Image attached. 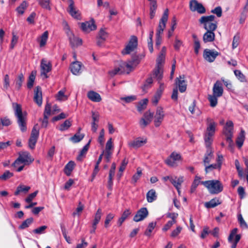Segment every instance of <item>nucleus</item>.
<instances>
[{"label": "nucleus", "mask_w": 248, "mask_h": 248, "mask_svg": "<svg viewBox=\"0 0 248 248\" xmlns=\"http://www.w3.org/2000/svg\"><path fill=\"white\" fill-rule=\"evenodd\" d=\"M13 106L15 111V114L17 119V122L20 129L22 132H24L27 130L26 114L23 113L20 105L17 103H13Z\"/></svg>", "instance_id": "nucleus-1"}, {"label": "nucleus", "mask_w": 248, "mask_h": 248, "mask_svg": "<svg viewBox=\"0 0 248 248\" xmlns=\"http://www.w3.org/2000/svg\"><path fill=\"white\" fill-rule=\"evenodd\" d=\"M215 19V16L214 15L202 16L199 19V22L203 25L205 30L215 31L217 27V23Z\"/></svg>", "instance_id": "nucleus-2"}, {"label": "nucleus", "mask_w": 248, "mask_h": 248, "mask_svg": "<svg viewBox=\"0 0 248 248\" xmlns=\"http://www.w3.org/2000/svg\"><path fill=\"white\" fill-rule=\"evenodd\" d=\"M201 184L205 186L212 194L220 193L223 190V186L218 180H213L201 182Z\"/></svg>", "instance_id": "nucleus-3"}, {"label": "nucleus", "mask_w": 248, "mask_h": 248, "mask_svg": "<svg viewBox=\"0 0 248 248\" xmlns=\"http://www.w3.org/2000/svg\"><path fill=\"white\" fill-rule=\"evenodd\" d=\"M34 161V159L31 157L30 154L27 151H21L18 153V158L13 164V166L16 167L20 164L23 163L24 165H30Z\"/></svg>", "instance_id": "nucleus-4"}, {"label": "nucleus", "mask_w": 248, "mask_h": 248, "mask_svg": "<svg viewBox=\"0 0 248 248\" xmlns=\"http://www.w3.org/2000/svg\"><path fill=\"white\" fill-rule=\"evenodd\" d=\"M233 124L232 121H227L224 127L223 132L226 137V140L228 142L230 147H232L233 144L232 140L233 135Z\"/></svg>", "instance_id": "nucleus-5"}, {"label": "nucleus", "mask_w": 248, "mask_h": 248, "mask_svg": "<svg viewBox=\"0 0 248 248\" xmlns=\"http://www.w3.org/2000/svg\"><path fill=\"white\" fill-rule=\"evenodd\" d=\"M65 32L68 37L71 46L72 47H77L82 45V40L76 36L70 31L69 27L67 25L65 28Z\"/></svg>", "instance_id": "nucleus-6"}, {"label": "nucleus", "mask_w": 248, "mask_h": 248, "mask_svg": "<svg viewBox=\"0 0 248 248\" xmlns=\"http://www.w3.org/2000/svg\"><path fill=\"white\" fill-rule=\"evenodd\" d=\"M138 46V39L135 36H131L128 44L126 46L124 49L122 53L123 55H126L130 54L131 52L133 51Z\"/></svg>", "instance_id": "nucleus-7"}, {"label": "nucleus", "mask_w": 248, "mask_h": 248, "mask_svg": "<svg viewBox=\"0 0 248 248\" xmlns=\"http://www.w3.org/2000/svg\"><path fill=\"white\" fill-rule=\"evenodd\" d=\"M169 10L166 9L163 13V15L160 20L158 27L156 31V36H161L163 33L164 29L166 27V24L168 19Z\"/></svg>", "instance_id": "nucleus-8"}, {"label": "nucleus", "mask_w": 248, "mask_h": 248, "mask_svg": "<svg viewBox=\"0 0 248 248\" xmlns=\"http://www.w3.org/2000/svg\"><path fill=\"white\" fill-rule=\"evenodd\" d=\"M181 159V156L179 154L172 152L170 155L165 160V163L170 167H175L177 166V161Z\"/></svg>", "instance_id": "nucleus-9"}, {"label": "nucleus", "mask_w": 248, "mask_h": 248, "mask_svg": "<svg viewBox=\"0 0 248 248\" xmlns=\"http://www.w3.org/2000/svg\"><path fill=\"white\" fill-rule=\"evenodd\" d=\"M219 53L213 49H205L203 53V57L206 61L212 62H213Z\"/></svg>", "instance_id": "nucleus-10"}, {"label": "nucleus", "mask_w": 248, "mask_h": 248, "mask_svg": "<svg viewBox=\"0 0 248 248\" xmlns=\"http://www.w3.org/2000/svg\"><path fill=\"white\" fill-rule=\"evenodd\" d=\"M41 75L45 78H47V73L51 71L52 69V64L50 61L45 59H43L41 62Z\"/></svg>", "instance_id": "nucleus-11"}, {"label": "nucleus", "mask_w": 248, "mask_h": 248, "mask_svg": "<svg viewBox=\"0 0 248 248\" xmlns=\"http://www.w3.org/2000/svg\"><path fill=\"white\" fill-rule=\"evenodd\" d=\"M237 231L238 229L237 228H234L229 236L228 241L232 243V248H236L237 244L241 238L240 234H236Z\"/></svg>", "instance_id": "nucleus-12"}, {"label": "nucleus", "mask_w": 248, "mask_h": 248, "mask_svg": "<svg viewBox=\"0 0 248 248\" xmlns=\"http://www.w3.org/2000/svg\"><path fill=\"white\" fill-rule=\"evenodd\" d=\"M164 112L161 107H158L154 116V124L155 127H158L161 124L164 117Z\"/></svg>", "instance_id": "nucleus-13"}, {"label": "nucleus", "mask_w": 248, "mask_h": 248, "mask_svg": "<svg viewBox=\"0 0 248 248\" xmlns=\"http://www.w3.org/2000/svg\"><path fill=\"white\" fill-rule=\"evenodd\" d=\"M148 215V211L146 207H142L138 210L133 217V220L135 222H139L143 220Z\"/></svg>", "instance_id": "nucleus-14"}, {"label": "nucleus", "mask_w": 248, "mask_h": 248, "mask_svg": "<svg viewBox=\"0 0 248 248\" xmlns=\"http://www.w3.org/2000/svg\"><path fill=\"white\" fill-rule=\"evenodd\" d=\"M185 78V76L183 75L175 79L176 84L178 86L179 90L181 93H184L186 90L187 84Z\"/></svg>", "instance_id": "nucleus-15"}, {"label": "nucleus", "mask_w": 248, "mask_h": 248, "mask_svg": "<svg viewBox=\"0 0 248 248\" xmlns=\"http://www.w3.org/2000/svg\"><path fill=\"white\" fill-rule=\"evenodd\" d=\"M82 30L86 32L96 30V26L95 24L94 20L92 19L91 20L82 23L81 25Z\"/></svg>", "instance_id": "nucleus-16"}, {"label": "nucleus", "mask_w": 248, "mask_h": 248, "mask_svg": "<svg viewBox=\"0 0 248 248\" xmlns=\"http://www.w3.org/2000/svg\"><path fill=\"white\" fill-rule=\"evenodd\" d=\"M207 122V128L206 133H208L210 135H214L216 127L217 126V123H216L212 119L208 118L206 119Z\"/></svg>", "instance_id": "nucleus-17"}, {"label": "nucleus", "mask_w": 248, "mask_h": 248, "mask_svg": "<svg viewBox=\"0 0 248 248\" xmlns=\"http://www.w3.org/2000/svg\"><path fill=\"white\" fill-rule=\"evenodd\" d=\"M223 93L222 84L220 81L217 80L213 86V94L219 97L222 95Z\"/></svg>", "instance_id": "nucleus-18"}, {"label": "nucleus", "mask_w": 248, "mask_h": 248, "mask_svg": "<svg viewBox=\"0 0 248 248\" xmlns=\"http://www.w3.org/2000/svg\"><path fill=\"white\" fill-rule=\"evenodd\" d=\"M34 92V101L39 106H41L42 104V93L41 87H36Z\"/></svg>", "instance_id": "nucleus-19"}, {"label": "nucleus", "mask_w": 248, "mask_h": 248, "mask_svg": "<svg viewBox=\"0 0 248 248\" xmlns=\"http://www.w3.org/2000/svg\"><path fill=\"white\" fill-rule=\"evenodd\" d=\"M147 142L146 139L141 140L140 138H137L128 142V146L134 148H138L141 147Z\"/></svg>", "instance_id": "nucleus-20"}, {"label": "nucleus", "mask_w": 248, "mask_h": 248, "mask_svg": "<svg viewBox=\"0 0 248 248\" xmlns=\"http://www.w3.org/2000/svg\"><path fill=\"white\" fill-rule=\"evenodd\" d=\"M82 64L79 62H75L71 63L70 66L71 72L75 75H77L81 73V68Z\"/></svg>", "instance_id": "nucleus-21"}, {"label": "nucleus", "mask_w": 248, "mask_h": 248, "mask_svg": "<svg viewBox=\"0 0 248 248\" xmlns=\"http://www.w3.org/2000/svg\"><path fill=\"white\" fill-rule=\"evenodd\" d=\"M214 31H206L203 35V41L204 43L212 42L215 40V34Z\"/></svg>", "instance_id": "nucleus-22"}, {"label": "nucleus", "mask_w": 248, "mask_h": 248, "mask_svg": "<svg viewBox=\"0 0 248 248\" xmlns=\"http://www.w3.org/2000/svg\"><path fill=\"white\" fill-rule=\"evenodd\" d=\"M48 38V31H45L37 39V41L39 43L40 47H42L46 46Z\"/></svg>", "instance_id": "nucleus-23"}, {"label": "nucleus", "mask_w": 248, "mask_h": 248, "mask_svg": "<svg viewBox=\"0 0 248 248\" xmlns=\"http://www.w3.org/2000/svg\"><path fill=\"white\" fill-rule=\"evenodd\" d=\"M69 5L68 9V12L69 14L76 18H78L79 16L78 11H76L74 7V2L73 0H69Z\"/></svg>", "instance_id": "nucleus-24"}, {"label": "nucleus", "mask_w": 248, "mask_h": 248, "mask_svg": "<svg viewBox=\"0 0 248 248\" xmlns=\"http://www.w3.org/2000/svg\"><path fill=\"white\" fill-rule=\"evenodd\" d=\"M152 76L157 80H160L163 78V67L156 66L153 71Z\"/></svg>", "instance_id": "nucleus-25"}, {"label": "nucleus", "mask_w": 248, "mask_h": 248, "mask_svg": "<svg viewBox=\"0 0 248 248\" xmlns=\"http://www.w3.org/2000/svg\"><path fill=\"white\" fill-rule=\"evenodd\" d=\"M221 203V202L219 199L215 198L212 199L208 202H206L204 203V206L207 208H214L217 206L220 205Z\"/></svg>", "instance_id": "nucleus-26"}, {"label": "nucleus", "mask_w": 248, "mask_h": 248, "mask_svg": "<svg viewBox=\"0 0 248 248\" xmlns=\"http://www.w3.org/2000/svg\"><path fill=\"white\" fill-rule=\"evenodd\" d=\"M88 97L92 101L99 102L101 100L100 94L94 91H90L87 94Z\"/></svg>", "instance_id": "nucleus-27"}, {"label": "nucleus", "mask_w": 248, "mask_h": 248, "mask_svg": "<svg viewBox=\"0 0 248 248\" xmlns=\"http://www.w3.org/2000/svg\"><path fill=\"white\" fill-rule=\"evenodd\" d=\"M213 158V154L211 148L207 149L203 159L204 165L206 166L207 164H209Z\"/></svg>", "instance_id": "nucleus-28"}, {"label": "nucleus", "mask_w": 248, "mask_h": 248, "mask_svg": "<svg viewBox=\"0 0 248 248\" xmlns=\"http://www.w3.org/2000/svg\"><path fill=\"white\" fill-rule=\"evenodd\" d=\"M75 166V163L73 161H69L65 166L64 167V172L67 176H70L71 172L73 170L74 167Z\"/></svg>", "instance_id": "nucleus-29"}, {"label": "nucleus", "mask_w": 248, "mask_h": 248, "mask_svg": "<svg viewBox=\"0 0 248 248\" xmlns=\"http://www.w3.org/2000/svg\"><path fill=\"white\" fill-rule=\"evenodd\" d=\"M157 196L155 190H150L146 194V198L148 202H152L156 199Z\"/></svg>", "instance_id": "nucleus-30"}, {"label": "nucleus", "mask_w": 248, "mask_h": 248, "mask_svg": "<svg viewBox=\"0 0 248 248\" xmlns=\"http://www.w3.org/2000/svg\"><path fill=\"white\" fill-rule=\"evenodd\" d=\"M91 141V140H90L88 143H87L82 148L81 151L80 152L79 155L77 157V159L78 161H81L82 159V158L87 153V151L89 149V146L90 142Z\"/></svg>", "instance_id": "nucleus-31"}, {"label": "nucleus", "mask_w": 248, "mask_h": 248, "mask_svg": "<svg viewBox=\"0 0 248 248\" xmlns=\"http://www.w3.org/2000/svg\"><path fill=\"white\" fill-rule=\"evenodd\" d=\"M171 180V184L176 189H178L179 187H181V185L184 181V177L183 176H180L179 178L175 177Z\"/></svg>", "instance_id": "nucleus-32"}, {"label": "nucleus", "mask_w": 248, "mask_h": 248, "mask_svg": "<svg viewBox=\"0 0 248 248\" xmlns=\"http://www.w3.org/2000/svg\"><path fill=\"white\" fill-rule=\"evenodd\" d=\"M245 139V132L244 130H241L240 135L237 138L236 143L239 148H240L243 144Z\"/></svg>", "instance_id": "nucleus-33"}, {"label": "nucleus", "mask_w": 248, "mask_h": 248, "mask_svg": "<svg viewBox=\"0 0 248 248\" xmlns=\"http://www.w3.org/2000/svg\"><path fill=\"white\" fill-rule=\"evenodd\" d=\"M131 212L129 209H126L123 212L121 217L119 219L118 223L121 226L126 218L131 214Z\"/></svg>", "instance_id": "nucleus-34"}, {"label": "nucleus", "mask_w": 248, "mask_h": 248, "mask_svg": "<svg viewBox=\"0 0 248 248\" xmlns=\"http://www.w3.org/2000/svg\"><path fill=\"white\" fill-rule=\"evenodd\" d=\"M201 178L199 176H196L195 177V179L191 185V188H190V192L193 193L196 188L199 185V184H201V182L200 181Z\"/></svg>", "instance_id": "nucleus-35"}, {"label": "nucleus", "mask_w": 248, "mask_h": 248, "mask_svg": "<svg viewBox=\"0 0 248 248\" xmlns=\"http://www.w3.org/2000/svg\"><path fill=\"white\" fill-rule=\"evenodd\" d=\"M148 103L147 99H144L140 101L137 105V109L139 112H141L146 108Z\"/></svg>", "instance_id": "nucleus-36"}, {"label": "nucleus", "mask_w": 248, "mask_h": 248, "mask_svg": "<svg viewBox=\"0 0 248 248\" xmlns=\"http://www.w3.org/2000/svg\"><path fill=\"white\" fill-rule=\"evenodd\" d=\"M217 97L214 94H209L208 96V99L210 102V105L211 107H215L217 104Z\"/></svg>", "instance_id": "nucleus-37"}, {"label": "nucleus", "mask_w": 248, "mask_h": 248, "mask_svg": "<svg viewBox=\"0 0 248 248\" xmlns=\"http://www.w3.org/2000/svg\"><path fill=\"white\" fill-rule=\"evenodd\" d=\"M33 219L32 217L27 218L19 226V229L23 230L28 228L33 222Z\"/></svg>", "instance_id": "nucleus-38"}, {"label": "nucleus", "mask_w": 248, "mask_h": 248, "mask_svg": "<svg viewBox=\"0 0 248 248\" xmlns=\"http://www.w3.org/2000/svg\"><path fill=\"white\" fill-rule=\"evenodd\" d=\"M214 135H210L208 133H205L204 135V141L206 147L208 148H211L210 146L213 141L212 137Z\"/></svg>", "instance_id": "nucleus-39"}, {"label": "nucleus", "mask_w": 248, "mask_h": 248, "mask_svg": "<svg viewBox=\"0 0 248 248\" xmlns=\"http://www.w3.org/2000/svg\"><path fill=\"white\" fill-rule=\"evenodd\" d=\"M28 3L26 1H23L20 5L16 8V11L20 15H23L25 10L27 8Z\"/></svg>", "instance_id": "nucleus-40"}, {"label": "nucleus", "mask_w": 248, "mask_h": 248, "mask_svg": "<svg viewBox=\"0 0 248 248\" xmlns=\"http://www.w3.org/2000/svg\"><path fill=\"white\" fill-rule=\"evenodd\" d=\"M35 74L36 72L32 71L29 77L27 87L29 89L31 88L33 85V83L35 78Z\"/></svg>", "instance_id": "nucleus-41"}, {"label": "nucleus", "mask_w": 248, "mask_h": 248, "mask_svg": "<svg viewBox=\"0 0 248 248\" xmlns=\"http://www.w3.org/2000/svg\"><path fill=\"white\" fill-rule=\"evenodd\" d=\"M142 175V170L140 168L137 169V172L133 176L132 178V183L135 184L140 178Z\"/></svg>", "instance_id": "nucleus-42"}, {"label": "nucleus", "mask_w": 248, "mask_h": 248, "mask_svg": "<svg viewBox=\"0 0 248 248\" xmlns=\"http://www.w3.org/2000/svg\"><path fill=\"white\" fill-rule=\"evenodd\" d=\"M39 4L43 8L50 10V0H37Z\"/></svg>", "instance_id": "nucleus-43"}, {"label": "nucleus", "mask_w": 248, "mask_h": 248, "mask_svg": "<svg viewBox=\"0 0 248 248\" xmlns=\"http://www.w3.org/2000/svg\"><path fill=\"white\" fill-rule=\"evenodd\" d=\"M71 125V122L69 120H65L63 124H61L59 129L61 131L67 130Z\"/></svg>", "instance_id": "nucleus-44"}, {"label": "nucleus", "mask_w": 248, "mask_h": 248, "mask_svg": "<svg viewBox=\"0 0 248 248\" xmlns=\"http://www.w3.org/2000/svg\"><path fill=\"white\" fill-rule=\"evenodd\" d=\"M102 216V210L100 209H98L96 211V213L95 215L94 219L93 220V224L94 226H96L97 224L100 221Z\"/></svg>", "instance_id": "nucleus-45"}, {"label": "nucleus", "mask_w": 248, "mask_h": 248, "mask_svg": "<svg viewBox=\"0 0 248 248\" xmlns=\"http://www.w3.org/2000/svg\"><path fill=\"white\" fill-rule=\"evenodd\" d=\"M30 189V186H19L17 187L16 190L15 192V195H18L21 192H27Z\"/></svg>", "instance_id": "nucleus-46"}, {"label": "nucleus", "mask_w": 248, "mask_h": 248, "mask_svg": "<svg viewBox=\"0 0 248 248\" xmlns=\"http://www.w3.org/2000/svg\"><path fill=\"white\" fill-rule=\"evenodd\" d=\"M157 8L156 1H153L150 5V16L151 19L153 18L155 16V11Z\"/></svg>", "instance_id": "nucleus-47"}, {"label": "nucleus", "mask_w": 248, "mask_h": 248, "mask_svg": "<svg viewBox=\"0 0 248 248\" xmlns=\"http://www.w3.org/2000/svg\"><path fill=\"white\" fill-rule=\"evenodd\" d=\"M39 129L38 128V124H36L33 126V127L31 130L30 137L38 139V138L39 137Z\"/></svg>", "instance_id": "nucleus-48"}, {"label": "nucleus", "mask_w": 248, "mask_h": 248, "mask_svg": "<svg viewBox=\"0 0 248 248\" xmlns=\"http://www.w3.org/2000/svg\"><path fill=\"white\" fill-rule=\"evenodd\" d=\"M84 134H80L79 133L76 134L74 136L71 138L70 140L74 143H77L81 141L84 138Z\"/></svg>", "instance_id": "nucleus-49"}, {"label": "nucleus", "mask_w": 248, "mask_h": 248, "mask_svg": "<svg viewBox=\"0 0 248 248\" xmlns=\"http://www.w3.org/2000/svg\"><path fill=\"white\" fill-rule=\"evenodd\" d=\"M156 226V222H152L149 223L144 234L147 236H150L151 233Z\"/></svg>", "instance_id": "nucleus-50"}, {"label": "nucleus", "mask_w": 248, "mask_h": 248, "mask_svg": "<svg viewBox=\"0 0 248 248\" xmlns=\"http://www.w3.org/2000/svg\"><path fill=\"white\" fill-rule=\"evenodd\" d=\"M165 56L163 54H159L156 59V66L163 67L165 62Z\"/></svg>", "instance_id": "nucleus-51"}, {"label": "nucleus", "mask_w": 248, "mask_h": 248, "mask_svg": "<svg viewBox=\"0 0 248 248\" xmlns=\"http://www.w3.org/2000/svg\"><path fill=\"white\" fill-rule=\"evenodd\" d=\"M23 80H24V76L22 73H21L18 75V76L17 77V79L16 81V87L18 90H19L20 89V88L21 87Z\"/></svg>", "instance_id": "nucleus-52"}, {"label": "nucleus", "mask_w": 248, "mask_h": 248, "mask_svg": "<svg viewBox=\"0 0 248 248\" xmlns=\"http://www.w3.org/2000/svg\"><path fill=\"white\" fill-rule=\"evenodd\" d=\"M47 226L46 225L38 227L32 231V232L35 234H41L45 232V230L47 229Z\"/></svg>", "instance_id": "nucleus-53"}, {"label": "nucleus", "mask_w": 248, "mask_h": 248, "mask_svg": "<svg viewBox=\"0 0 248 248\" xmlns=\"http://www.w3.org/2000/svg\"><path fill=\"white\" fill-rule=\"evenodd\" d=\"M234 73L235 76L242 82H244L246 80L245 76L238 70H235L234 71Z\"/></svg>", "instance_id": "nucleus-54"}, {"label": "nucleus", "mask_w": 248, "mask_h": 248, "mask_svg": "<svg viewBox=\"0 0 248 248\" xmlns=\"http://www.w3.org/2000/svg\"><path fill=\"white\" fill-rule=\"evenodd\" d=\"M238 220L240 223V227L243 229H248V226L247 223L245 222L244 219H243L242 215L241 214L239 215L238 216Z\"/></svg>", "instance_id": "nucleus-55"}, {"label": "nucleus", "mask_w": 248, "mask_h": 248, "mask_svg": "<svg viewBox=\"0 0 248 248\" xmlns=\"http://www.w3.org/2000/svg\"><path fill=\"white\" fill-rule=\"evenodd\" d=\"M57 99L60 101H64L67 99V97L64 94V92L60 91L56 95Z\"/></svg>", "instance_id": "nucleus-56"}, {"label": "nucleus", "mask_w": 248, "mask_h": 248, "mask_svg": "<svg viewBox=\"0 0 248 248\" xmlns=\"http://www.w3.org/2000/svg\"><path fill=\"white\" fill-rule=\"evenodd\" d=\"M13 176V173L9 170L6 171L2 175L0 176V179L5 181Z\"/></svg>", "instance_id": "nucleus-57"}, {"label": "nucleus", "mask_w": 248, "mask_h": 248, "mask_svg": "<svg viewBox=\"0 0 248 248\" xmlns=\"http://www.w3.org/2000/svg\"><path fill=\"white\" fill-rule=\"evenodd\" d=\"M240 36L238 34L235 35L233 38L232 43V47L233 49H234L237 47L239 45Z\"/></svg>", "instance_id": "nucleus-58"}, {"label": "nucleus", "mask_w": 248, "mask_h": 248, "mask_svg": "<svg viewBox=\"0 0 248 248\" xmlns=\"http://www.w3.org/2000/svg\"><path fill=\"white\" fill-rule=\"evenodd\" d=\"M10 86V78L9 75L6 74L3 78V87L4 89L7 90Z\"/></svg>", "instance_id": "nucleus-59"}, {"label": "nucleus", "mask_w": 248, "mask_h": 248, "mask_svg": "<svg viewBox=\"0 0 248 248\" xmlns=\"http://www.w3.org/2000/svg\"><path fill=\"white\" fill-rule=\"evenodd\" d=\"M51 114V105L49 103H46L45 106V110L44 112V117H49Z\"/></svg>", "instance_id": "nucleus-60"}, {"label": "nucleus", "mask_w": 248, "mask_h": 248, "mask_svg": "<svg viewBox=\"0 0 248 248\" xmlns=\"http://www.w3.org/2000/svg\"><path fill=\"white\" fill-rule=\"evenodd\" d=\"M140 59L139 56L134 55L132 56V60L129 61L130 63H132V65L135 67L140 62Z\"/></svg>", "instance_id": "nucleus-61"}, {"label": "nucleus", "mask_w": 248, "mask_h": 248, "mask_svg": "<svg viewBox=\"0 0 248 248\" xmlns=\"http://www.w3.org/2000/svg\"><path fill=\"white\" fill-rule=\"evenodd\" d=\"M182 230V227L180 226H178L176 228L173 230L171 233L170 236L172 237H175L181 232Z\"/></svg>", "instance_id": "nucleus-62"}, {"label": "nucleus", "mask_w": 248, "mask_h": 248, "mask_svg": "<svg viewBox=\"0 0 248 248\" xmlns=\"http://www.w3.org/2000/svg\"><path fill=\"white\" fill-rule=\"evenodd\" d=\"M200 3H199L196 0H191L190 2V4H189V7H190V10L191 11L195 12V10H194V9L197 8V7H198V6L199 5V4Z\"/></svg>", "instance_id": "nucleus-63"}, {"label": "nucleus", "mask_w": 248, "mask_h": 248, "mask_svg": "<svg viewBox=\"0 0 248 248\" xmlns=\"http://www.w3.org/2000/svg\"><path fill=\"white\" fill-rule=\"evenodd\" d=\"M125 73L129 74L135 67L132 65V63L129 61L128 62H125Z\"/></svg>", "instance_id": "nucleus-64"}]
</instances>
